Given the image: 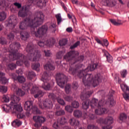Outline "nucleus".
I'll list each match as a JSON object with an SVG mask.
<instances>
[{"mask_svg": "<svg viewBox=\"0 0 129 129\" xmlns=\"http://www.w3.org/2000/svg\"><path fill=\"white\" fill-rule=\"evenodd\" d=\"M21 47V44L19 43H13L10 45L9 51V58L13 61L18 60L16 62L17 65L22 66L25 64L26 67L30 66V63L28 60L32 61L33 62L39 61L41 58V54L40 51L36 50V45L33 44L32 42L29 43L26 48V52L28 54L27 56L20 53L18 51V49Z\"/></svg>", "mask_w": 129, "mask_h": 129, "instance_id": "nucleus-1", "label": "nucleus"}, {"mask_svg": "<svg viewBox=\"0 0 129 129\" xmlns=\"http://www.w3.org/2000/svg\"><path fill=\"white\" fill-rule=\"evenodd\" d=\"M45 16L43 13L39 12L35 14L34 20L31 19V17L26 18L24 21H22L19 24V29L20 30H27L28 28H31V33L35 35L37 38H45L47 36V31H48V26L47 25L42 26L41 28H39L37 32H35L36 28L43 24Z\"/></svg>", "mask_w": 129, "mask_h": 129, "instance_id": "nucleus-2", "label": "nucleus"}, {"mask_svg": "<svg viewBox=\"0 0 129 129\" xmlns=\"http://www.w3.org/2000/svg\"><path fill=\"white\" fill-rule=\"evenodd\" d=\"M97 63H92L84 71H81L78 74V76L80 78H82V81L84 83L85 86H90L92 85L94 87L97 86L101 79L100 77L98 75H96L94 78L92 76V74H88L87 72L89 71H93L96 69Z\"/></svg>", "mask_w": 129, "mask_h": 129, "instance_id": "nucleus-3", "label": "nucleus"}, {"mask_svg": "<svg viewBox=\"0 0 129 129\" xmlns=\"http://www.w3.org/2000/svg\"><path fill=\"white\" fill-rule=\"evenodd\" d=\"M79 55V52L78 51H71L63 56V60H65L67 62H69L70 68L69 70L66 68V67H65V69L72 75H75L78 69L82 67V64L80 63L76 64L78 61L81 62L84 59V56H78Z\"/></svg>", "mask_w": 129, "mask_h": 129, "instance_id": "nucleus-4", "label": "nucleus"}, {"mask_svg": "<svg viewBox=\"0 0 129 129\" xmlns=\"http://www.w3.org/2000/svg\"><path fill=\"white\" fill-rule=\"evenodd\" d=\"M105 103H107L104 101V99H102L98 102V100L95 98H93L90 102V105L91 108H95L98 107L95 110V113L98 115H101L102 114H104V113H107V109L105 108H102L101 106H103Z\"/></svg>", "mask_w": 129, "mask_h": 129, "instance_id": "nucleus-5", "label": "nucleus"}, {"mask_svg": "<svg viewBox=\"0 0 129 129\" xmlns=\"http://www.w3.org/2000/svg\"><path fill=\"white\" fill-rule=\"evenodd\" d=\"M20 100H21L20 97H18L16 95L12 96L9 105L5 104L2 105L3 111L6 113L11 112V111L12 113H14L15 110H16L17 108H19L18 104L20 102Z\"/></svg>", "mask_w": 129, "mask_h": 129, "instance_id": "nucleus-6", "label": "nucleus"}, {"mask_svg": "<svg viewBox=\"0 0 129 129\" xmlns=\"http://www.w3.org/2000/svg\"><path fill=\"white\" fill-rule=\"evenodd\" d=\"M92 92L91 91H86V90H84L82 92L81 98L82 100H85L82 103L83 109H88L89 107V100L87 99V98L90 97L91 94H92Z\"/></svg>", "mask_w": 129, "mask_h": 129, "instance_id": "nucleus-7", "label": "nucleus"}, {"mask_svg": "<svg viewBox=\"0 0 129 129\" xmlns=\"http://www.w3.org/2000/svg\"><path fill=\"white\" fill-rule=\"evenodd\" d=\"M98 123H104L106 126H103L102 129H111L112 126L111 124L113 123V118L112 116H107L104 119L102 118H100L97 120Z\"/></svg>", "mask_w": 129, "mask_h": 129, "instance_id": "nucleus-8", "label": "nucleus"}, {"mask_svg": "<svg viewBox=\"0 0 129 129\" xmlns=\"http://www.w3.org/2000/svg\"><path fill=\"white\" fill-rule=\"evenodd\" d=\"M41 77L42 81L44 83L42 86V88L45 90H50L51 86H50V84L48 83V81L50 79V77H49L48 73L46 72L41 73Z\"/></svg>", "mask_w": 129, "mask_h": 129, "instance_id": "nucleus-9", "label": "nucleus"}, {"mask_svg": "<svg viewBox=\"0 0 129 129\" xmlns=\"http://www.w3.org/2000/svg\"><path fill=\"white\" fill-rule=\"evenodd\" d=\"M56 80L58 86L61 88H64L65 84L67 83L68 79L67 78V77L65 76L63 74H57L56 77Z\"/></svg>", "mask_w": 129, "mask_h": 129, "instance_id": "nucleus-10", "label": "nucleus"}, {"mask_svg": "<svg viewBox=\"0 0 129 129\" xmlns=\"http://www.w3.org/2000/svg\"><path fill=\"white\" fill-rule=\"evenodd\" d=\"M33 101H26L24 104V109L28 111L32 110L34 112L41 114V112L40 111V110L38 109V107L36 106L33 107Z\"/></svg>", "mask_w": 129, "mask_h": 129, "instance_id": "nucleus-11", "label": "nucleus"}, {"mask_svg": "<svg viewBox=\"0 0 129 129\" xmlns=\"http://www.w3.org/2000/svg\"><path fill=\"white\" fill-rule=\"evenodd\" d=\"M33 120L36 122L34 126L39 128L42 126V124L46 121V117L43 116H34L33 117Z\"/></svg>", "mask_w": 129, "mask_h": 129, "instance_id": "nucleus-12", "label": "nucleus"}, {"mask_svg": "<svg viewBox=\"0 0 129 129\" xmlns=\"http://www.w3.org/2000/svg\"><path fill=\"white\" fill-rule=\"evenodd\" d=\"M31 94L34 95V98L38 97H42L44 95V92L39 89V87L37 85L33 86L32 89L31 90Z\"/></svg>", "mask_w": 129, "mask_h": 129, "instance_id": "nucleus-13", "label": "nucleus"}, {"mask_svg": "<svg viewBox=\"0 0 129 129\" xmlns=\"http://www.w3.org/2000/svg\"><path fill=\"white\" fill-rule=\"evenodd\" d=\"M43 106H42L41 103H39V106L42 109H44V108H46V109H50L53 107V103L51 100L47 99L43 101Z\"/></svg>", "mask_w": 129, "mask_h": 129, "instance_id": "nucleus-14", "label": "nucleus"}, {"mask_svg": "<svg viewBox=\"0 0 129 129\" xmlns=\"http://www.w3.org/2000/svg\"><path fill=\"white\" fill-rule=\"evenodd\" d=\"M17 106L19 107L16 108V110L13 112V113H16L18 118H24L25 117V114L23 112V108H22L20 102L17 104Z\"/></svg>", "mask_w": 129, "mask_h": 129, "instance_id": "nucleus-15", "label": "nucleus"}, {"mask_svg": "<svg viewBox=\"0 0 129 129\" xmlns=\"http://www.w3.org/2000/svg\"><path fill=\"white\" fill-rule=\"evenodd\" d=\"M55 44V39H52L50 40H47L46 41H40L38 43V44L39 47H51Z\"/></svg>", "mask_w": 129, "mask_h": 129, "instance_id": "nucleus-16", "label": "nucleus"}, {"mask_svg": "<svg viewBox=\"0 0 129 129\" xmlns=\"http://www.w3.org/2000/svg\"><path fill=\"white\" fill-rule=\"evenodd\" d=\"M32 0V3L34 5H36L39 8H43V7H46V4H47V0Z\"/></svg>", "mask_w": 129, "mask_h": 129, "instance_id": "nucleus-17", "label": "nucleus"}, {"mask_svg": "<svg viewBox=\"0 0 129 129\" xmlns=\"http://www.w3.org/2000/svg\"><path fill=\"white\" fill-rule=\"evenodd\" d=\"M28 8H29V6H27L25 8L23 7L21 10H20L18 13L19 17H21V18H25V17H27L28 15V12H29Z\"/></svg>", "mask_w": 129, "mask_h": 129, "instance_id": "nucleus-18", "label": "nucleus"}, {"mask_svg": "<svg viewBox=\"0 0 129 129\" xmlns=\"http://www.w3.org/2000/svg\"><path fill=\"white\" fill-rule=\"evenodd\" d=\"M69 122L72 126H75L76 127H78L80 124V122L79 120L75 119V118L73 117L70 119Z\"/></svg>", "mask_w": 129, "mask_h": 129, "instance_id": "nucleus-19", "label": "nucleus"}, {"mask_svg": "<svg viewBox=\"0 0 129 129\" xmlns=\"http://www.w3.org/2000/svg\"><path fill=\"white\" fill-rule=\"evenodd\" d=\"M13 88H14V90L15 92H16L17 95H18L19 96H24V95H25V91L18 88L17 86L13 85Z\"/></svg>", "mask_w": 129, "mask_h": 129, "instance_id": "nucleus-20", "label": "nucleus"}, {"mask_svg": "<svg viewBox=\"0 0 129 129\" xmlns=\"http://www.w3.org/2000/svg\"><path fill=\"white\" fill-rule=\"evenodd\" d=\"M12 19H13V16H11L9 18V21L8 23L7 26L9 27V28H12V29H14L17 25V20L15 19L14 20H13Z\"/></svg>", "mask_w": 129, "mask_h": 129, "instance_id": "nucleus-21", "label": "nucleus"}, {"mask_svg": "<svg viewBox=\"0 0 129 129\" xmlns=\"http://www.w3.org/2000/svg\"><path fill=\"white\" fill-rule=\"evenodd\" d=\"M102 52L103 53V55L105 56L107 58V61L109 62V63H112L113 58L112 56L107 52L105 49H103Z\"/></svg>", "mask_w": 129, "mask_h": 129, "instance_id": "nucleus-22", "label": "nucleus"}, {"mask_svg": "<svg viewBox=\"0 0 129 129\" xmlns=\"http://www.w3.org/2000/svg\"><path fill=\"white\" fill-rule=\"evenodd\" d=\"M113 94H114V91L112 90H110L109 93V96H110V97L108 98V100L110 101V106H113V105L115 104V102H114V100H113V98H112Z\"/></svg>", "mask_w": 129, "mask_h": 129, "instance_id": "nucleus-23", "label": "nucleus"}, {"mask_svg": "<svg viewBox=\"0 0 129 129\" xmlns=\"http://www.w3.org/2000/svg\"><path fill=\"white\" fill-rule=\"evenodd\" d=\"M104 5L107 7H112L116 5V2L114 0H104Z\"/></svg>", "mask_w": 129, "mask_h": 129, "instance_id": "nucleus-24", "label": "nucleus"}, {"mask_svg": "<svg viewBox=\"0 0 129 129\" xmlns=\"http://www.w3.org/2000/svg\"><path fill=\"white\" fill-rule=\"evenodd\" d=\"M14 76L13 77V79H14V81H16V80H18L19 83H24V82H26V78H25L24 76L17 77L16 75L14 74Z\"/></svg>", "mask_w": 129, "mask_h": 129, "instance_id": "nucleus-25", "label": "nucleus"}, {"mask_svg": "<svg viewBox=\"0 0 129 129\" xmlns=\"http://www.w3.org/2000/svg\"><path fill=\"white\" fill-rule=\"evenodd\" d=\"M0 81L2 84H7L9 82V80L5 77V73L0 72Z\"/></svg>", "mask_w": 129, "mask_h": 129, "instance_id": "nucleus-26", "label": "nucleus"}, {"mask_svg": "<svg viewBox=\"0 0 129 129\" xmlns=\"http://www.w3.org/2000/svg\"><path fill=\"white\" fill-rule=\"evenodd\" d=\"M45 70H55V67L52 66V62H48L44 66Z\"/></svg>", "mask_w": 129, "mask_h": 129, "instance_id": "nucleus-27", "label": "nucleus"}, {"mask_svg": "<svg viewBox=\"0 0 129 129\" xmlns=\"http://www.w3.org/2000/svg\"><path fill=\"white\" fill-rule=\"evenodd\" d=\"M22 123H23V122L21 121V120L16 119L13 121L12 125V126H14V127H19V126H21V125H22Z\"/></svg>", "mask_w": 129, "mask_h": 129, "instance_id": "nucleus-28", "label": "nucleus"}, {"mask_svg": "<svg viewBox=\"0 0 129 129\" xmlns=\"http://www.w3.org/2000/svg\"><path fill=\"white\" fill-rule=\"evenodd\" d=\"M110 22L114 26H119V25H122V24H123V22L119 20L116 21L115 19H110Z\"/></svg>", "mask_w": 129, "mask_h": 129, "instance_id": "nucleus-29", "label": "nucleus"}, {"mask_svg": "<svg viewBox=\"0 0 129 129\" xmlns=\"http://www.w3.org/2000/svg\"><path fill=\"white\" fill-rule=\"evenodd\" d=\"M20 35H21V38L22 39V40H23V41H26L27 40V39L29 38V33H28V32H21L20 33Z\"/></svg>", "mask_w": 129, "mask_h": 129, "instance_id": "nucleus-30", "label": "nucleus"}, {"mask_svg": "<svg viewBox=\"0 0 129 129\" xmlns=\"http://www.w3.org/2000/svg\"><path fill=\"white\" fill-rule=\"evenodd\" d=\"M7 19V13L5 11H2L0 12V22H3Z\"/></svg>", "mask_w": 129, "mask_h": 129, "instance_id": "nucleus-31", "label": "nucleus"}, {"mask_svg": "<svg viewBox=\"0 0 129 129\" xmlns=\"http://www.w3.org/2000/svg\"><path fill=\"white\" fill-rule=\"evenodd\" d=\"M74 116H75V117H81V116H82V112L79 110H75L74 112Z\"/></svg>", "mask_w": 129, "mask_h": 129, "instance_id": "nucleus-32", "label": "nucleus"}, {"mask_svg": "<svg viewBox=\"0 0 129 129\" xmlns=\"http://www.w3.org/2000/svg\"><path fill=\"white\" fill-rule=\"evenodd\" d=\"M87 115H88L90 119H95L96 118V116L93 114V112L91 111V113H87L85 114V117H87Z\"/></svg>", "mask_w": 129, "mask_h": 129, "instance_id": "nucleus-33", "label": "nucleus"}, {"mask_svg": "<svg viewBox=\"0 0 129 129\" xmlns=\"http://www.w3.org/2000/svg\"><path fill=\"white\" fill-rule=\"evenodd\" d=\"M9 7V4H7L6 1L0 0V9H3V8H8Z\"/></svg>", "mask_w": 129, "mask_h": 129, "instance_id": "nucleus-34", "label": "nucleus"}, {"mask_svg": "<svg viewBox=\"0 0 129 129\" xmlns=\"http://www.w3.org/2000/svg\"><path fill=\"white\" fill-rule=\"evenodd\" d=\"M58 120V122L59 123V124H61L62 125H64V124H66L67 123L68 120L66 119V118L62 117Z\"/></svg>", "mask_w": 129, "mask_h": 129, "instance_id": "nucleus-35", "label": "nucleus"}, {"mask_svg": "<svg viewBox=\"0 0 129 129\" xmlns=\"http://www.w3.org/2000/svg\"><path fill=\"white\" fill-rule=\"evenodd\" d=\"M48 30L52 32H55L56 31V24L54 23H50L48 27Z\"/></svg>", "mask_w": 129, "mask_h": 129, "instance_id": "nucleus-36", "label": "nucleus"}, {"mask_svg": "<svg viewBox=\"0 0 129 129\" xmlns=\"http://www.w3.org/2000/svg\"><path fill=\"white\" fill-rule=\"evenodd\" d=\"M64 91L67 94H69L71 91V85L68 84L64 88Z\"/></svg>", "mask_w": 129, "mask_h": 129, "instance_id": "nucleus-37", "label": "nucleus"}, {"mask_svg": "<svg viewBox=\"0 0 129 129\" xmlns=\"http://www.w3.org/2000/svg\"><path fill=\"white\" fill-rule=\"evenodd\" d=\"M33 87V84L31 83L25 84L24 86H23V89H24V90H27V91H29L30 88H31V87Z\"/></svg>", "mask_w": 129, "mask_h": 129, "instance_id": "nucleus-38", "label": "nucleus"}, {"mask_svg": "<svg viewBox=\"0 0 129 129\" xmlns=\"http://www.w3.org/2000/svg\"><path fill=\"white\" fill-rule=\"evenodd\" d=\"M55 18L57 20V25H60L62 22V17H61V14H58L55 15Z\"/></svg>", "mask_w": 129, "mask_h": 129, "instance_id": "nucleus-39", "label": "nucleus"}, {"mask_svg": "<svg viewBox=\"0 0 129 129\" xmlns=\"http://www.w3.org/2000/svg\"><path fill=\"white\" fill-rule=\"evenodd\" d=\"M36 77V74H35V73H34V72H29L28 76H27V78H28V79H30V80H32V79H33V78H34V77Z\"/></svg>", "mask_w": 129, "mask_h": 129, "instance_id": "nucleus-40", "label": "nucleus"}, {"mask_svg": "<svg viewBox=\"0 0 129 129\" xmlns=\"http://www.w3.org/2000/svg\"><path fill=\"white\" fill-rule=\"evenodd\" d=\"M32 68L33 70H36V71H39L40 70V64L39 63H35L32 65Z\"/></svg>", "mask_w": 129, "mask_h": 129, "instance_id": "nucleus-41", "label": "nucleus"}, {"mask_svg": "<svg viewBox=\"0 0 129 129\" xmlns=\"http://www.w3.org/2000/svg\"><path fill=\"white\" fill-rule=\"evenodd\" d=\"M68 42V40H67V39H63L59 41V46H65V45L67 44Z\"/></svg>", "mask_w": 129, "mask_h": 129, "instance_id": "nucleus-42", "label": "nucleus"}, {"mask_svg": "<svg viewBox=\"0 0 129 129\" xmlns=\"http://www.w3.org/2000/svg\"><path fill=\"white\" fill-rule=\"evenodd\" d=\"M56 100H57L58 103L60 104V105H62V106L65 105V104H66L65 101H64V100H63V99H62L60 97H57V98H56Z\"/></svg>", "mask_w": 129, "mask_h": 129, "instance_id": "nucleus-43", "label": "nucleus"}, {"mask_svg": "<svg viewBox=\"0 0 129 129\" xmlns=\"http://www.w3.org/2000/svg\"><path fill=\"white\" fill-rule=\"evenodd\" d=\"M8 91V88L5 86H0V92L6 93Z\"/></svg>", "mask_w": 129, "mask_h": 129, "instance_id": "nucleus-44", "label": "nucleus"}, {"mask_svg": "<svg viewBox=\"0 0 129 129\" xmlns=\"http://www.w3.org/2000/svg\"><path fill=\"white\" fill-rule=\"evenodd\" d=\"M65 114V111L64 110H60L55 112V115L60 116V115H64Z\"/></svg>", "mask_w": 129, "mask_h": 129, "instance_id": "nucleus-45", "label": "nucleus"}, {"mask_svg": "<svg viewBox=\"0 0 129 129\" xmlns=\"http://www.w3.org/2000/svg\"><path fill=\"white\" fill-rule=\"evenodd\" d=\"M64 53L65 51H59L57 52L56 54L57 59H61L62 57H63V55H64Z\"/></svg>", "mask_w": 129, "mask_h": 129, "instance_id": "nucleus-46", "label": "nucleus"}, {"mask_svg": "<svg viewBox=\"0 0 129 129\" xmlns=\"http://www.w3.org/2000/svg\"><path fill=\"white\" fill-rule=\"evenodd\" d=\"M127 118V116H126V114L122 113H121L120 114V116H119V119L120 120H122V121H123L124 120H125V119H126V118Z\"/></svg>", "mask_w": 129, "mask_h": 129, "instance_id": "nucleus-47", "label": "nucleus"}, {"mask_svg": "<svg viewBox=\"0 0 129 129\" xmlns=\"http://www.w3.org/2000/svg\"><path fill=\"white\" fill-rule=\"evenodd\" d=\"M65 110H66V111H68V112H73V108L70 105L66 106L65 107Z\"/></svg>", "mask_w": 129, "mask_h": 129, "instance_id": "nucleus-48", "label": "nucleus"}, {"mask_svg": "<svg viewBox=\"0 0 129 129\" xmlns=\"http://www.w3.org/2000/svg\"><path fill=\"white\" fill-rule=\"evenodd\" d=\"M72 106L74 108H78V107H79V103L75 101L72 103Z\"/></svg>", "mask_w": 129, "mask_h": 129, "instance_id": "nucleus-49", "label": "nucleus"}, {"mask_svg": "<svg viewBox=\"0 0 129 129\" xmlns=\"http://www.w3.org/2000/svg\"><path fill=\"white\" fill-rule=\"evenodd\" d=\"M120 74L122 78H125L127 75V71H126V70H123L120 72Z\"/></svg>", "mask_w": 129, "mask_h": 129, "instance_id": "nucleus-50", "label": "nucleus"}, {"mask_svg": "<svg viewBox=\"0 0 129 129\" xmlns=\"http://www.w3.org/2000/svg\"><path fill=\"white\" fill-rule=\"evenodd\" d=\"M3 100L4 102H10V97L8 95H4L3 97Z\"/></svg>", "mask_w": 129, "mask_h": 129, "instance_id": "nucleus-51", "label": "nucleus"}, {"mask_svg": "<svg viewBox=\"0 0 129 129\" xmlns=\"http://www.w3.org/2000/svg\"><path fill=\"white\" fill-rule=\"evenodd\" d=\"M8 43L5 38L2 37L0 38V44L2 45H6Z\"/></svg>", "mask_w": 129, "mask_h": 129, "instance_id": "nucleus-52", "label": "nucleus"}, {"mask_svg": "<svg viewBox=\"0 0 129 129\" xmlns=\"http://www.w3.org/2000/svg\"><path fill=\"white\" fill-rule=\"evenodd\" d=\"M121 89H122V91H124L125 90L126 91H129V88L128 87L125 85H121L120 86Z\"/></svg>", "mask_w": 129, "mask_h": 129, "instance_id": "nucleus-53", "label": "nucleus"}, {"mask_svg": "<svg viewBox=\"0 0 129 129\" xmlns=\"http://www.w3.org/2000/svg\"><path fill=\"white\" fill-rule=\"evenodd\" d=\"M8 67L11 70H14V69L17 68V65L15 63H11L8 65Z\"/></svg>", "mask_w": 129, "mask_h": 129, "instance_id": "nucleus-54", "label": "nucleus"}, {"mask_svg": "<svg viewBox=\"0 0 129 129\" xmlns=\"http://www.w3.org/2000/svg\"><path fill=\"white\" fill-rule=\"evenodd\" d=\"M79 45H80V41H78L77 42H76L73 46H71L70 49H74L77 47H78Z\"/></svg>", "mask_w": 129, "mask_h": 129, "instance_id": "nucleus-55", "label": "nucleus"}, {"mask_svg": "<svg viewBox=\"0 0 129 129\" xmlns=\"http://www.w3.org/2000/svg\"><path fill=\"white\" fill-rule=\"evenodd\" d=\"M14 38H15V34H13V32L8 35V39L9 40H13Z\"/></svg>", "mask_w": 129, "mask_h": 129, "instance_id": "nucleus-56", "label": "nucleus"}, {"mask_svg": "<svg viewBox=\"0 0 129 129\" xmlns=\"http://www.w3.org/2000/svg\"><path fill=\"white\" fill-rule=\"evenodd\" d=\"M60 123H59V120L57 121V122H54L53 124V127L55 129H58L59 128V125Z\"/></svg>", "mask_w": 129, "mask_h": 129, "instance_id": "nucleus-57", "label": "nucleus"}, {"mask_svg": "<svg viewBox=\"0 0 129 129\" xmlns=\"http://www.w3.org/2000/svg\"><path fill=\"white\" fill-rule=\"evenodd\" d=\"M88 129H99L97 126H95L94 125H88Z\"/></svg>", "mask_w": 129, "mask_h": 129, "instance_id": "nucleus-58", "label": "nucleus"}, {"mask_svg": "<svg viewBox=\"0 0 129 129\" xmlns=\"http://www.w3.org/2000/svg\"><path fill=\"white\" fill-rule=\"evenodd\" d=\"M44 52L45 53V55L46 57H50V56H51V52H50V50H44Z\"/></svg>", "mask_w": 129, "mask_h": 129, "instance_id": "nucleus-59", "label": "nucleus"}, {"mask_svg": "<svg viewBox=\"0 0 129 129\" xmlns=\"http://www.w3.org/2000/svg\"><path fill=\"white\" fill-rule=\"evenodd\" d=\"M64 99H65V100H66V101H72V99H73V98H72V97L68 96L64 97Z\"/></svg>", "mask_w": 129, "mask_h": 129, "instance_id": "nucleus-60", "label": "nucleus"}, {"mask_svg": "<svg viewBox=\"0 0 129 129\" xmlns=\"http://www.w3.org/2000/svg\"><path fill=\"white\" fill-rule=\"evenodd\" d=\"M14 5L15 7H17V8H18V9H21V8H22V4L18 3H14Z\"/></svg>", "mask_w": 129, "mask_h": 129, "instance_id": "nucleus-61", "label": "nucleus"}, {"mask_svg": "<svg viewBox=\"0 0 129 129\" xmlns=\"http://www.w3.org/2000/svg\"><path fill=\"white\" fill-rule=\"evenodd\" d=\"M123 97L126 100H128L129 99V94L126 93L123 94Z\"/></svg>", "mask_w": 129, "mask_h": 129, "instance_id": "nucleus-62", "label": "nucleus"}, {"mask_svg": "<svg viewBox=\"0 0 129 129\" xmlns=\"http://www.w3.org/2000/svg\"><path fill=\"white\" fill-rule=\"evenodd\" d=\"M49 98H52V99H55L56 98V96L54 93H50L48 95Z\"/></svg>", "mask_w": 129, "mask_h": 129, "instance_id": "nucleus-63", "label": "nucleus"}, {"mask_svg": "<svg viewBox=\"0 0 129 129\" xmlns=\"http://www.w3.org/2000/svg\"><path fill=\"white\" fill-rule=\"evenodd\" d=\"M73 85V87L74 89H77V88H78V83L77 82H74Z\"/></svg>", "mask_w": 129, "mask_h": 129, "instance_id": "nucleus-64", "label": "nucleus"}]
</instances>
